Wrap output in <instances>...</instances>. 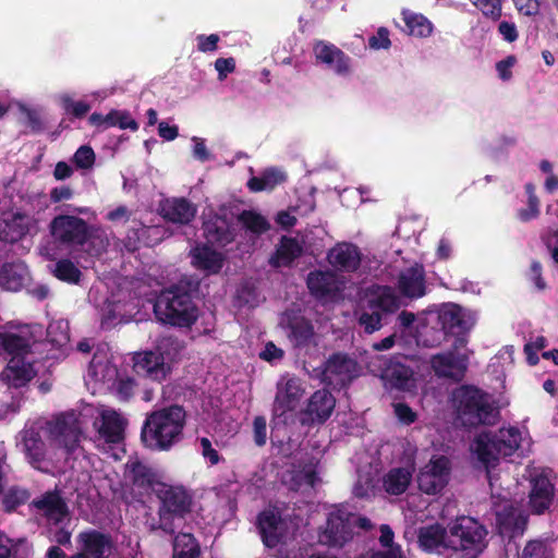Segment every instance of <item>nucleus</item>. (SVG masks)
<instances>
[{"label":"nucleus","mask_w":558,"mask_h":558,"mask_svg":"<svg viewBox=\"0 0 558 558\" xmlns=\"http://www.w3.org/2000/svg\"><path fill=\"white\" fill-rule=\"evenodd\" d=\"M49 440L47 449L39 430L35 426L21 432L22 450L27 462L36 470L56 474L72 468L71 460L82 452L81 427L74 414H61L46 423Z\"/></svg>","instance_id":"nucleus-1"},{"label":"nucleus","mask_w":558,"mask_h":558,"mask_svg":"<svg viewBox=\"0 0 558 558\" xmlns=\"http://www.w3.org/2000/svg\"><path fill=\"white\" fill-rule=\"evenodd\" d=\"M186 413L180 405H170L147 415L141 438L151 450H169L183 435Z\"/></svg>","instance_id":"nucleus-2"},{"label":"nucleus","mask_w":558,"mask_h":558,"mask_svg":"<svg viewBox=\"0 0 558 558\" xmlns=\"http://www.w3.org/2000/svg\"><path fill=\"white\" fill-rule=\"evenodd\" d=\"M522 436L517 427L500 428L498 432H483L474 439L471 449L486 466L490 486L493 476L489 468H494L500 458L511 456L520 446Z\"/></svg>","instance_id":"nucleus-3"},{"label":"nucleus","mask_w":558,"mask_h":558,"mask_svg":"<svg viewBox=\"0 0 558 558\" xmlns=\"http://www.w3.org/2000/svg\"><path fill=\"white\" fill-rule=\"evenodd\" d=\"M53 241L62 246H82L88 240L97 241L98 247L90 251L93 254H100L108 245V239L100 229L92 230L86 221L71 215H59L54 217L49 226Z\"/></svg>","instance_id":"nucleus-4"},{"label":"nucleus","mask_w":558,"mask_h":558,"mask_svg":"<svg viewBox=\"0 0 558 558\" xmlns=\"http://www.w3.org/2000/svg\"><path fill=\"white\" fill-rule=\"evenodd\" d=\"M453 401L458 416L465 426L489 425L498 418L499 412L490 396L475 387H460L453 393Z\"/></svg>","instance_id":"nucleus-5"},{"label":"nucleus","mask_w":558,"mask_h":558,"mask_svg":"<svg viewBox=\"0 0 558 558\" xmlns=\"http://www.w3.org/2000/svg\"><path fill=\"white\" fill-rule=\"evenodd\" d=\"M158 320L177 327H191L198 317V310L191 295L179 289L163 291L154 305Z\"/></svg>","instance_id":"nucleus-6"},{"label":"nucleus","mask_w":558,"mask_h":558,"mask_svg":"<svg viewBox=\"0 0 558 558\" xmlns=\"http://www.w3.org/2000/svg\"><path fill=\"white\" fill-rule=\"evenodd\" d=\"M183 345L177 339L167 337L160 340L157 351H144L133 356V368L142 376L155 381L166 379L170 373V363L181 353Z\"/></svg>","instance_id":"nucleus-7"},{"label":"nucleus","mask_w":558,"mask_h":558,"mask_svg":"<svg viewBox=\"0 0 558 558\" xmlns=\"http://www.w3.org/2000/svg\"><path fill=\"white\" fill-rule=\"evenodd\" d=\"M487 530L471 517L458 518L449 529V549L462 558H477L487 546Z\"/></svg>","instance_id":"nucleus-8"},{"label":"nucleus","mask_w":558,"mask_h":558,"mask_svg":"<svg viewBox=\"0 0 558 558\" xmlns=\"http://www.w3.org/2000/svg\"><path fill=\"white\" fill-rule=\"evenodd\" d=\"M354 517L345 509L336 507L329 513L326 526L318 534V542L326 546L341 547L352 538Z\"/></svg>","instance_id":"nucleus-9"},{"label":"nucleus","mask_w":558,"mask_h":558,"mask_svg":"<svg viewBox=\"0 0 558 558\" xmlns=\"http://www.w3.org/2000/svg\"><path fill=\"white\" fill-rule=\"evenodd\" d=\"M438 325L441 329L435 332L432 340L424 338V335L421 336L424 345L435 347L439 344L448 333L457 336L462 335L471 329L473 323L460 306L449 304L438 312Z\"/></svg>","instance_id":"nucleus-10"},{"label":"nucleus","mask_w":558,"mask_h":558,"mask_svg":"<svg viewBox=\"0 0 558 558\" xmlns=\"http://www.w3.org/2000/svg\"><path fill=\"white\" fill-rule=\"evenodd\" d=\"M162 507L159 511V527L167 533H173L174 526L170 521L171 515L182 517L190 510L191 498L182 487L165 486L159 490Z\"/></svg>","instance_id":"nucleus-11"},{"label":"nucleus","mask_w":558,"mask_h":558,"mask_svg":"<svg viewBox=\"0 0 558 558\" xmlns=\"http://www.w3.org/2000/svg\"><path fill=\"white\" fill-rule=\"evenodd\" d=\"M450 474V461L440 456L434 457L425 464L417 475V484L421 492L427 495L440 493L448 484Z\"/></svg>","instance_id":"nucleus-12"},{"label":"nucleus","mask_w":558,"mask_h":558,"mask_svg":"<svg viewBox=\"0 0 558 558\" xmlns=\"http://www.w3.org/2000/svg\"><path fill=\"white\" fill-rule=\"evenodd\" d=\"M496 524L501 535L520 536L527 524V514L511 500L502 499L494 502Z\"/></svg>","instance_id":"nucleus-13"},{"label":"nucleus","mask_w":558,"mask_h":558,"mask_svg":"<svg viewBox=\"0 0 558 558\" xmlns=\"http://www.w3.org/2000/svg\"><path fill=\"white\" fill-rule=\"evenodd\" d=\"M360 374V367L355 360L345 354L331 355L322 371V380L333 387H342Z\"/></svg>","instance_id":"nucleus-14"},{"label":"nucleus","mask_w":558,"mask_h":558,"mask_svg":"<svg viewBox=\"0 0 558 558\" xmlns=\"http://www.w3.org/2000/svg\"><path fill=\"white\" fill-rule=\"evenodd\" d=\"M304 389L295 377L283 376L278 381L277 393L274 402V414L284 415L294 411L303 396Z\"/></svg>","instance_id":"nucleus-15"},{"label":"nucleus","mask_w":558,"mask_h":558,"mask_svg":"<svg viewBox=\"0 0 558 558\" xmlns=\"http://www.w3.org/2000/svg\"><path fill=\"white\" fill-rule=\"evenodd\" d=\"M124 424V420L117 411L105 405L98 409V416L94 421L99 438L110 444L122 440Z\"/></svg>","instance_id":"nucleus-16"},{"label":"nucleus","mask_w":558,"mask_h":558,"mask_svg":"<svg viewBox=\"0 0 558 558\" xmlns=\"http://www.w3.org/2000/svg\"><path fill=\"white\" fill-rule=\"evenodd\" d=\"M529 506L533 514H543L551 506L555 498V485L544 475L538 474L531 478Z\"/></svg>","instance_id":"nucleus-17"},{"label":"nucleus","mask_w":558,"mask_h":558,"mask_svg":"<svg viewBox=\"0 0 558 558\" xmlns=\"http://www.w3.org/2000/svg\"><path fill=\"white\" fill-rule=\"evenodd\" d=\"M257 523L262 539L269 548L276 547L287 535V523L276 510L263 511Z\"/></svg>","instance_id":"nucleus-18"},{"label":"nucleus","mask_w":558,"mask_h":558,"mask_svg":"<svg viewBox=\"0 0 558 558\" xmlns=\"http://www.w3.org/2000/svg\"><path fill=\"white\" fill-rule=\"evenodd\" d=\"M32 505L49 523L58 524L68 514V506L58 490L45 493L34 499Z\"/></svg>","instance_id":"nucleus-19"},{"label":"nucleus","mask_w":558,"mask_h":558,"mask_svg":"<svg viewBox=\"0 0 558 558\" xmlns=\"http://www.w3.org/2000/svg\"><path fill=\"white\" fill-rule=\"evenodd\" d=\"M432 367L438 376L461 379L468 367L465 354L446 352L432 357Z\"/></svg>","instance_id":"nucleus-20"},{"label":"nucleus","mask_w":558,"mask_h":558,"mask_svg":"<svg viewBox=\"0 0 558 558\" xmlns=\"http://www.w3.org/2000/svg\"><path fill=\"white\" fill-rule=\"evenodd\" d=\"M38 220L28 214L16 211L12 217L5 220L4 228L1 231V239L14 243L23 239L26 234L37 232Z\"/></svg>","instance_id":"nucleus-21"},{"label":"nucleus","mask_w":558,"mask_h":558,"mask_svg":"<svg viewBox=\"0 0 558 558\" xmlns=\"http://www.w3.org/2000/svg\"><path fill=\"white\" fill-rule=\"evenodd\" d=\"M307 287L313 295L323 301L335 299L340 291L339 280L331 271L310 272Z\"/></svg>","instance_id":"nucleus-22"},{"label":"nucleus","mask_w":558,"mask_h":558,"mask_svg":"<svg viewBox=\"0 0 558 558\" xmlns=\"http://www.w3.org/2000/svg\"><path fill=\"white\" fill-rule=\"evenodd\" d=\"M77 541L90 558H108L113 549L111 536L96 530L80 533Z\"/></svg>","instance_id":"nucleus-23"},{"label":"nucleus","mask_w":558,"mask_h":558,"mask_svg":"<svg viewBox=\"0 0 558 558\" xmlns=\"http://www.w3.org/2000/svg\"><path fill=\"white\" fill-rule=\"evenodd\" d=\"M328 262L341 271H355L361 264V252L352 243H338L328 253Z\"/></svg>","instance_id":"nucleus-24"},{"label":"nucleus","mask_w":558,"mask_h":558,"mask_svg":"<svg viewBox=\"0 0 558 558\" xmlns=\"http://www.w3.org/2000/svg\"><path fill=\"white\" fill-rule=\"evenodd\" d=\"M398 289L410 299L423 296L426 292L424 267L415 264L401 271L398 278Z\"/></svg>","instance_id":"nucleus-25"},{"label":"nucleus","mask_w":558,"mask_h":558,"mask_svg":"<svg viewBox=\"0 0 558 558\" xmlns=\"http://www.w3.org/2000/svg\"><path fill=\"white\" fill-rule=\"evenodd\" d=\"M336 405V399L326 389L315 391L306 405L305 415L311 423H324L327 421Z\"/></svg>","instance_id":"nucleus-26"},{"label":"nucleus","mask_w":558,"mask_h":558,"mask_svg":"<svg viewBox=\"0 0 558 558\" xmlns=\"http://www.w3.org/2000/svg\"><path fill=\"white\" fill-rule=\"evenodd\" d=\"M314 53L318 62L339 75L347 74L350 70L349 59L331 44L318 41L314 48Z\"/></svg>","instance_id":"nucleus-27"},{"label":"nucleus","mask_w":558,"mask_h":558,"mask_svg":"<svg viewBox=\"0 0 558 558\" xmlns=\"http://www.w3.org/2000/svg\"><path fill=\"white\" fill-rule=\"evenodd\" d=\"M418 544L425 551L441 553L449 549V532L439 523L424 525L418 529Z\"/></svg>","instance_id":"nucleus-28"},{"label":"nucleus","mask_w":558,"mask_h":558,"mask_svg":"<svg viewBox=\"0 0 558 558\" xmlns=\"http://www.w3.org/2000/svg\"><path fill=\"white\" fill-rule=\"evenodd\" d=\"M36 375V371L27 356L11 357L4 372V379L15 388L25 386Z\"/></svg>","instance_id":"nucleus-29"},{"label":"nucleus","mask_w":558,"mask_h":558,"mask_svg":"<svg viewBox=\"0 0 558 558\" xmlns=\"http://www.w3.org/2000/svg\"><path fill=\"white\" fill-rule=\"evenodd\" d=\"M161 214L167 220L186 225L196 215V207L185 198H170L161 204Z\"/></svg>","instance_id":"nucleus-30"},{"label":"nucleus","mask_w":558,"mask_h":558,"mask_svg":"<svg viewBox=\"0 0 558 558\" xmlns=\"http://www.w3.org/2000/svg\"><path fill=\"white\" fill-rule=\"evenodd\" d=\"M204 234L208 242L226 245L234 239V230L226 216L216 215L204 222Z\"/></svg>","instance_id":"nucleus-31"},{"label":"nucleus","mask_w":558,"mask_h":558,"mask_svg":"<svg viewBox=\"0 0 558 558\" xmlns=\"http://www.w3.org/2000/svg\"><path fill=\"white\" fill-rule=\"evenodd\" d=\"M381 378L392 388L409 390L413 386V372L410 367L389 361L381 372Z\"/></svg>","instance_id":"nucleus-32"},{"label":"nucleus","mask_w":558,"mask_h":558,"mask_svg":"<svg viewBox=\"0 0 558 558\" xmlns=\"http://www.w3.org/2000/svg\"><path fill=\"white\" fill-rule=\"evenodd\" d=\"M192 264L209 274L218 272L223 263L221 253L210 248L207 245L196 246L191 252Z\"/></svg>","instance_id":"nucleus-33"},{"label":"nucleus","mask_w":558,"mask_h":558,"mask_svg":"<svg viewBox=\"0 0 558 558\" xmlns=\"http://www.w3.org/2000/svg\"><path fill=\"white\" fill-rule=\"evenodd\" d=\"M412 468L391 469L383 477V487L385 492L395 496L403 494L412 481Z\"/></svg>","instance_id":"nucleus-34"},{"label":"nucleus","mask_w":558,"mask_h":558,"mask_svg":"<svg viewBox=\"0 0 558 558\" xmlns=\"http://www.w3.org/2000/svg\"><path fill=\"white\" fill-rule=\"evenodd\" d=\"M317 481L315 465L313 463L304 466L293 468L284 475L283 482L289 485L292 490H305L313 488Z\"/></svg>","instance_id":"nucleus-35"},{"label":"nucleus","mask_w":558,"mask_h":558,"mask_svg":"<svg viewBox=\"0 0 558 558\" xmlns=\"http://www.w3.org/2000/svg\"><path fill=\"white\" fill-rule=\"evenodd\" d=\"M371 307L385 313H393L400 308L402 302L393 288L388 286L377 287L368 299Z\"/></svg>","instance_id":"nucleus-36"},{"label":"nucleus","mask_w":558,"mask_h":558,"mask_svg":"<svg viewBox=\"0 0 558 558\" xmlns=\"http://www.w3.org/2000/svg\"><path fill=\"white\" fill-rule=\"evenodd\" d=\"M301 253L302 245L296 239L283 236L270 264L275 267L289 266Z\"/></svg>","instance_id":"nucleus-37"},{"label":"nucleus","mask_w":558,"mask_h":558,"mask_svg":"<svg viewBox=\"0 0 558 558\" xmlns=\"http://www.w3.org/2000/svg\"><path fill=\"white\" fill-rule=\"evenodd\" d=\"M0 347L3 348L11 357H25L29 353L31 339L22 333L3 331L0 332Z\"/></svg>","instance_id":"nucleus-38"},{"label":"nucleus","mask_w":558,"mask_h":558,"mask_svg":"<svg viewBox=\"0 0 558 558\" xmlns=\"http://www.w3.org/2000/svg\"><path fill=\"white\" fill-rule=\"evenodd\" d=\"M284 181V172L276 168H269L260 175L251 178L247 186L253 192L270 191Z\"/></svg>","instance_id":"nucleus-39"},{"label":"nucleus","mask_w":558,"mask_h":558,"mask_svg":"<svg viewBox=\"0 0 558 558\" xmlns=\"http://www.w3.org/2000/svg\"><path fill=\"white\" fill-rule=\"evenodd\" d=\"M402 20L409 31V35H430L433 32L432 22L422 13L410 9L401 11Z\"/></svg>","instance_id":"nucleus-40"},{"label":"nucleus","mask_w":558,"mask_h":558,"mask_svg":"<svg viewBox=\"0 0 558 558\" xmlns=\"http://www.w3.org/2000/svg\"><path fill=\"white\" fill-rule=\"evenodd\" d=\"M201 549L191 533H180L173 542V558H199Z\"/></svg>","instance_id":"nucleus-41"},{"label":"nucleus","mask_w":558,"mask_h":558,"mask_svg":"<svg viewBox=\"0 0 558 558\" xmlns=\"http://www.w3.org/2000/svg\"><path fill=\"white\" fill-rule=\"evenodd\" d=\"M289 339L296 347L307 345L314 339V328L305 318H294L290 323Z\"/></svg>","instance_id":"nucleus-42"},{"label":"nucleus","mask_w":558,"mask_h":558,"mask_svg":"<svg viewBox=\"0 0 558 558\" xmlns=\"http://www.w3.org/2000/svg\"><path fill=\"white\" fill-rule=\"evenodd\" d=\"M49 269L59 280L69 283H78L82 276L81 270L70 259H60Z\"/></svg>","instance_id":"nucleus-43"},{"label":"nucleus","mask_w":558,"mask_h":558,"mask_svg":"<svg viewBox=\"0 0 558 558\" xmlns=\"http://www.w3.org/2000/svg\"><path fill=\"white\" fill-rule=\"evenodd\" d=\"M238 221L242 226L256 234L263 233L269 229V223L265 217L254 210H243L238 216Z\"/></svg>","instance_id":"nucleus-44"},{"label":"nucleus","mask_w":558,"mask_h":558,"mask_svg":"<svg viewBox=\"0 0 558 558\" xmlns=\"http://www.w3.org/2000/svg\"><path fill=\"white\" fill-rule=\"evenodd\" d=\"M69 323L66 320H52L47 328V338L53 345L62 348L69 342Z\"/></svg>","instance_id":"nucleus-45"},{"label":"nucleus","mask_w":558,"mask_h":558,"mask_svg":"<svg viewBox=\"0 0 558 558\" xmlns=\"http://www.w3.org/2000/svg\"><path fill=\"white\" fill-rule=\"evenodd\" d=\"M22 267L7 264L0 272V283L8 290L16 291L23 286Z\"/></svg>","instance_id":"nucleus-46"},{"label":"nucleus","mask_w":558,"mask_h":558,"mask_svg":"<svg viewBox=\"0 0 558 558\" xmlns=\"http://www.w3.org/2000/svg\"><path fill=\"white\" fill-rule=\"evenodd\" d=\"M126 318V311L122 308L120 301L108 302L102 308L101 327L110 328L117 323L124 322Z\"/></svg>","instance_id":"nucleus-47"},{"label":"nucleus","mask_w":558,"mask_h":558,"mask_svg":"<svg viewBox=\"0 0 558 558\" xmlns=\"http://www.w3.org/2000/svg\"><path fill=\"white\" fill-rule=\"evenodd\" d=\"M72 161L76 169L82 171H90L96 161L94 149L88 145H83L77 148L72 157Z\"/></svg>","instance_id":"nucleus-48"},{"label":"nucleus","mask_w":558,"mask_h":558,"mask_svg":"<svg viewBox=\"0 0 558 558\" xmlns=\"http://www.w3.org/2000/svg\"><path fill=\"white\" fill-rule=\"evenodd\" d=\"M126 470L135 485L146 486L151 483L153 473L151 471L138 461L129 462Z\"/></svg>","instance_id":"nucleus-49"},{"label":"nucleus","mask_w":558,"mask_h":558,"mask_svg":"<svg viewBox=\"0 0 558 558\" xmlns=\"http://www.w3.org/2000/svg\"><path fill=\"white\" fill-rule=\"evenodd\" d=\"M31 495L27 489L21 487H11L3 496V506L5 510L13 511L17 507L26 504Z\"/></svg>","instance_id":"nucleus-50"},{"label":"nucleus","mask_w":558,"mask_h":558,"mask_svg":"<svg viewBox=\"0 0 558 558\" xmlns=\"http://www.w3.org/2000/svg\"><path fill=\"white\" fill-rule=\"evenodd\" d=\"M89 374L98 381L109 383L117 375V369L109 363H101L94 357L89 365Z\"/></svg>","instance_id":"nucleus-51"},{"label":"nucleus","mask_w":558,"mask_h":558,"mask_svg":"<svg viewBox=\"0 0 558 558\" xmlns=\"http://www.w3.org/2000/svg\"><path fill=\"white\" fill-rule=\"evenodd\" d=\"M521 558H554V555L545 542L531 541L524 547Z\"/></svg>","instance_id":"nucleus-52"},{"label":"nucleus","mask_w":558,"mask_h":558,"mask_svg":"<svg viewBox=\"0 0 558 558\" xmlns=\"http://www.w3.org/2000/svg\"><path fill=\"white\" fill-rule=\"evenodd\" d=\"M369 312L365 311L360 315L359 323L367 333H372L381 327V315L375 307H371L368 304Z\"/></svg>","instance_id":"nucleus-53"},{"label":"nucleus","mask_w":558,"mask_h":558,"mask_svg":"<svg viewBox=\"0 0 558 558\" xmlns=\"http://www.w3.org/2000/svg\"><path fill=\"white\" fill-rule=\"evenodd\" d=\"M59 99L64 111L75 118H82L90 110V106L88 104L84 101H73L66 94L61 95Z\"/></svg>","instance_id":"nucleus-54"},{"label":"nucleus","mask_w":558,"mask_h":558,"mask_svg":"<svg viewBox=\"0 0 558 558\" xmlns=\"http://www.w3.org/2000/svg\"><path fill=\"white\" fill-rule=\"evenodd\" d=\"M485 16L497 21L501 16L502 0H471Z\"/></svg>","instance_id":"nucleus-55"},{"label":"nucleus","mask_w":558,"mask_h":558,"mask_svg":"<svg viewBox=\"0 0 558 558\" xmlns=\"http://www.w3.org/2000/svg\"><path fill=\"white\" fill-rule=\"evenodd\" d=\"M135 386L134 379L126 377L118 379L113 384V389L120 400L126 401L133 396Z\"/></svg>","instance_id":"nucleus-56"},{"label":"nucleus","mask_w":558,"mask_h":558,"mask_svg":"<svg viewBox=\"0 0 558 558\" xmlns=\"http://www.w3.org/2000/svg\"><path fill=\"white\" fill-rule=\"evenodd\" d=\"M254 442L263 447L267 441V423L264 416H256L253 421Z\"/></svg>","instance_id":"nucleus-57"},{"label":"nucleus","mask_w":558,"mask_h":558,"mask_svg":"<svg viewBox=\"0 0 558 558\" xmlns=\"http://www.w3.org/2000/svg\"><path fill=\"white\" fill-rule=\"evenodd\" d=\"M199 447L202 450L203 457L209 461L211 465L218 464L220 461V456L218 451L213 447L210 440L206 437L199 439Z\"/></svg>","instance_id":"nucleus-58"},{"label":"nucleus","mask_w":558,"mask_h":558,"mask_svg":"<svg viewBox=\"0 0 558 558\" xmlns=\"http://www.w3.org/2000/svg\"><path fill=\"white\" fill-rule=\"evenodd\" d=\"M395 414L403 424H412L416 420V413L404 403L393 404Z\"/></svg>","instance_id":"nucleus-59"},{"label":"nucleus","mask_w":558,"mask_h":558,"mask_svg":"<svg viewBox=\"0 0 558 558\" xmlns=\"http://www.w3.org/2000/svg\"><path fill=\"white\" fill-rule=\"evenodd\" d=\"M215 69L218 72L219 81H223L229 73L234 72L235 61L233 58H219L215 62Z\"/></svg>","instance_id":"nucleus-60"},{"label":"nucleus","mask_w":558,"mask_h":558,"mask_svg":"<svg viewBox=\"0 0 558 558\" xmlns=\"http://www.w3.org/2000/svg\"><path fill=\"white\" fill-rule=\"evenodd\" d=\"M193 142V157L202 162L210 159V154L205 145V140L198 136L191 138Z\"/></svg>","instance_id":"nucleus-61"},{"label":"nucleus","mask_w":558,"mask_h":558,"mask_svg":"<svg viewBox=\"0 0 558 558\" xmlns=\"http://www.w3.org/2000/svg\"><path fill=\"white\" fill-rule=\"evenodd\" d=\"M517 10L526 16H532L538 13V0H512Z\"/></svg>","instance_id":"nucleus-62"},{"label":"nucleus","mask_w":558,"mask_h":558,"mask_svg":"<svg viewBox=\"0 0 558 558\" xmlns=\"http://www.w3.org/2000/svg\"><path fill=\"white\" fill-rule=\"evenodd\" d=\"M515 61L517 60L513 56H509L506 59L497 62L496 70L502 81H508L511 78V68L515 64Z\"/></svg>","instance_id":"nucleus-63"},{"label":"nucleus","mask_w":558,"mask_h":558,"mask_svg":"<svg viewBox=\"0 0 558 558\" xmlns=\"http://www.w3.org/2000/svg\"><path fill=\"white\" fill-rule=\"evenodd\" d=\"M260 359L272 362L276 360H281L283 357V351L277 348L272 342H268L265 345V349L259 354Z\"/></svg>","instance_id":"nucleus-64"}]
</instances>
